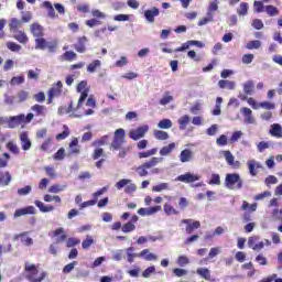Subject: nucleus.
<instances>
[{"mask_svg": "<svg viewBox=\"0 0 282 282\" xmlns=\"http://www.w3.org/2000/svg\"><path fill=\"white\" fill-rule=\"evenodd\" d=\"M74 50L78 54H85L87 52V36L83 35L77 39V43L74 44Z\"/></svg>", "mask_w": 282, "mask_h": 282, "instance_id": "obj_15", "label": "nucleus"}, {"mask_svg": "<svg viewBox=\"0 0 282 282\" xmlns=\"http://www.w3.org/2000/svg\"><path fill=\"white\" fill-rule=\"evenodd\" d=\"M237 14L239 17H246L248 14V3L247 2H241L239 8L237 9Z\"/></svg>", "mask_w": 282, "mask_h": 282, "instance_id": "obj_54", "label": "nucleus"}, {"mask_svg": "<svg viewBox=\"0 0 282 282\" xmlns=\"http://www.w3.org/2000/svg\"><path fill=\"white\" fill-rule=\"evenodd\" d=\"M23 215H36V208L30 205L24 208L15 209L13 217L14 219H17L19 217H23Z\"/></svg>", "mask_w": 282, "mask_h": 282, "instance_id": "obj_14", "label": "nucleus"}, {"mask_svg": "<svg viewBox=\"0 0 282 282\" xmlns=\"http://www.w3.org/2000/svg\"><path fill=\"white\" fill-rule=\"evenodd\" d=\"M219 10V0H213L209 2L207 17H213V12H217Z\"/></svg>", "mask_w": 282, "mask_h": 282, "instance_id": "obj_42", "label": "nucleus"}, {"mask_svg": "<svg viewBox=\"0 0 282 282\" xmlns=\"http://www.w3.org/2000/svg\"><path fill=\"white\" fill-rule=\"evenodd\" d=\"M24 270H25L26 279L30 282H43L47 276V272L43 271L41 272L40 276L36 278V274H39V269L35 267V264H32L29 262H25Z\"/></svg>", "mask_w": 282, "mask_h": 282, "instance_id": "obj_1", "label": "nucleus"}, {"mask_svg": "<svg viewBox=\"0 0 282 282\" xmlns=\"http://www.w3.org/2000/svg\"><path fill=\"white\" fill-rule=\"evenodd\" d=\"M122 232H133V230H135V225L133 223H126L122 227H121Z\"/></svg>", "mask_w": 282, "mask_h": 282, "instance_id": "obj_61", "label": "nucleus"}, {"mask_svg": "<svg viewBox=\"0 0 282 282\" xmlns=\"http://www.w3.org/2000/svg\"><path fill=\"white\" fill-rule=\"evenodd\" d=\"M144 17L147 21H149V23H154L155 17H160V9H158L156 7H153L152 10H145Z\"/></svg>", "mask_w": 282, "mask_h": 282, "instance_id": "obj_19", "label": "nucleus"}, {"mask_svg": "<svg viewBox=\"0 0 282 282\" xmlns=\"http://www.w3.org/2000/svg\"><path fill=\"white\" fill-rule=\"evenodd\" d=\"M65 188H66L65 185L55 184L48 188V193H55V194L63 193V191H65Z\"/></svg>", "mask_w": 282, "mask_h": 282, "instance_id": "obj_58", "label": "nucleus"}, {"mask_svg": "<svg viewBox=\"0 0 282 282\" xmlns=\"http://www.w3.org/2000/svg\"><path fill=\"white\" fill-rule=\"evenodd\" d=\"M30 32L34 39H41L45 36V28H43V25H41L39 22H33L30 25Z\"/></svg>", "mask_w": 282, "mask_h": 282, "instance_id": "obj_11", "label": "nucleus"}, {"mask_svg": "<svg viewBox=\"0 0 282 282\" xmlns=\"http://www.w3.org/2000/svg\"><path fill=\"white\" fill-rule=\"evenodd\" d=\"M218 254H221V248L219 247H213L210 250H209V253H208V257H207V261L209 259H215V257H217Z\"/></svg>", "mask_w": 282, "mask_h": 282, "instance_id": "obj_56", "label": "nucleus"}, {"mask_svg": "<svg viewBox=\"0 0 282 282\" xmlns=\"http://www.w3.org/2000/svg\"><path fill=\"white\" fill-rule=\"evenodd\" d=\"M163 161H164L163 158H152L150 161H147L143 164L149 170V169H153L154 166L159 165Z\"/></svg>", "mask_w": 282, "mask_h": 282, "instance_id": "obj_39", "label": "nucleus"}, {"mask_svg": "<svg viewBox=\"0 0 282 282\" xmlns=\"http://www.w3.org/2000/svg\"><path fill=\"white\" fill-rule=\"evenodd\" d=\"M30 193H32V185H25L22 188H18L19 197H25L26 195H30Z\"/></svg>", "mask_w": 282, "mask_h": 282, "instance_id": "obj_49", "label": "nucleus"}, {"mask_svg": "<svg viewBox=\"0 0 282 282\" xmlns=\"http://www.w3.org/2000/svg\"><path fill=\"white\" fill-rule=\"evenodd\" d=\"M218 85H219L220 89H230V90H232L236 87L235 82L224 80V79L219 80Z\"/></svg>", "mask_w": 282, "mask_h": 282, "instance_id": "obj_43", "label": "nucleus"}, {"mask_svg": "<svg viewBox=\"0 0 282 282\" xmlns=\"http://www.w3.org/2000/svg\"><path fill=\"white\" fill-rule=\"evenodd\" d=\"M13 39H15V41H18V43H21L22 45H25L30 41L28 34H25V32L23 31H15Z\"/></svg>", "mask_w": 282, "mask_h": 282, "instance_id": "obj_22", "label": "nucleus"}, {"mask_svg": "<svg viewBox=\"0 0 282 282\" xmlns=\"http://www.w3.org/2000/svg\"><path fill=\"white\" fill-rule=\"evenodd\" d=\"M225 186L229 191H241L243 188V180L239 173L226 174Z\"/></svg>", "mask_w": 282, "mask_h": 282, "instance_id": "obj_2", "label": "nucleus"}, {"mask_svg": "<svg viewBox=\"0 0 282 282\" xmlns=\"http://www.w3.org/2000/svg\"><path fill=\"white\" fill-rule=\"evenodd\" d=\"M153 193H162V191H169V183H161L152 187Z\"/></svg>", "mask_w": 282, "mask_h": 282, "instance_id": "obj_57", "label": "nucleus"}, {"mask_svg": "<svg viewBox=\"0 0 282 282\" xmlns=\"http://www.w3.org/2000/svg\"><path fill=\"white\" fill-rule=\"evenodd\" d=\"M248 247L251 248V250L260 251L265 248V243L261 241V237L259 236H251L248 239Z\"/></svg>", "mask_w": 282, "mask_h": 282, "instance_id": "obj_9", "label": "nucleus"}, {"mask_svg": "<svg viewBox=\"0 0 282 282\" xmlns=\"http://www.w3.org/2000/svg\"><path fill=\"white\" fill-rule=\"evenodd\" d=\"M208 184L210 186H221V176L217 173H213Z\"/></svg>", "mask_w": 282, "mask_h": 282, "instance_id": "obj_41", "label": "nucleus"}, {"mask_svg": "<svg viewBox=\"0 0 282 282\" xmlns=\"http://www.w3.org/2000/svg\"><path fill=\"white\" fill-rule=\"evenodd\" d=\"M243 91L247 96H252L254 94V83L252 80L246 82L243 85Z\"/></svg>", "mask_w": 282, "mask_h": 282, "instance_id": "obj_33", "label": "nucleus"}, {"mask_svg": "<svg viewBox=\"0 0 282 282\" xmlns=\"http://www.w3.org/2000/svg\"><path fill=\"white\" fill-rule=\"evenodd\" d=\"M147 133H149V126L144 124L137 129L130 130L129 138L131 140L138 141V140H142V138H144Z\"/></svg>", "mask_w": 282, "mask_h": 282, "instance_id": "obj_7", "label": "nucleus"}, {"mask_svg": "<svg viewBox=\"0 0 282 282\" xmlns=\"http://www.w3.org/2000/svg\"><path fill=\"white\" fill-rule=\"evenodd\" d=\"M177 123H178V129L181 131L186 130V127H188V124L191 123V116L188 115L182 116L181 118H178Z\"/></svg>", "mask_w": 282, "mask_h": 282, "instance_id": "obj_26", "label": "nucleus"}, {"mask_svg": "<svg viewBox=\"0 0 282 282\" xmlns=\"http://www.w3.org/2000/svg\"><path fill=\"white\" fill-rule=\"evenodd\" d=\"M7 149H8V151H10V153H13V155H19V153H21L19 145H17V143H14V141H9L7 143Z\"/></svg>", "mask_w": 282, "mask_h": 282, "instance_id": "obj_44", "label": "nucleus"}, {"mask_svg": "<svg viewBox=\"0 0 282 282\" xmlns=\"http://www.w3.org/2000/svg\"><path fill=\"white\" fill-rule=\"evenodd\" d=\"M181 224L186 225V228H185L186 235H193L195 230H197L198 228H202V223H199V220L194 221L193 219H183L181 220Z\"/></svg>", "mask_w": 282, "mask_h": 282, "instance_id": "obj_8", "label": "nucleus"}, {"mask_svg": "<svg viewBox=\"0 0 282 282\" xmlns=\"http://www.w3.org/2000/svg\"><path fill=\"white\" fill-rule=\"evenodd\" d=\"M77 93L80 94L77 109H80V107H83V102H85V100H87V96H89V87L86 80H83L78 84Z\"/></svg>", "mask_w": 282, "mask_h": 282, "instance_id": "obj_6", "label": "nucleus"}, {"mask_svg": "<svg viewBox=\"0 0 282 282\" xmlns=\"http://www.w3.org/2000/svg\"><path fill=\"white\" fill-rule=\"evenodd\" d=\"M76 53H74V51H66L64 54H63V58L64 61H76Z\"/></svg>", "mask_w": 282, "mask_h": 282, "instance_id": "obj_64", "label": "nucleus"}, {"mask_svg": "<svg viewBox=\"0 0 282 282\" xmlns=\"http://www.w3.org/2000/svg\"><path fill=\"white\" fill-rule=\"evenodd\" d=\"M240 113L245 118V124H254V122H257V120L254 119V116H252V109L248 107H242L240 109Z\"/></svg>", "mask_w": 282, "mask_h": 282, "instance_id": "obj_16", "label": "nucleus"}, {"mask_svg": "<svg viewBox=\"0 0 282 282\" xmlns=\"http://www.w3.org/2000/svg\"><path fill=\"white\" fill-rule=\"evenodd\" d=\"M249 173L252 175V177H257V174L259 173L257 169H261V163L257 162L256 160H249L247 162Z\"/></svg>", "mask_w": 282, "mask_h": 282, "instance_id": "obj_20", "label": "nucleus"}, {"mask_svg": "<svg viewBox=\"0 0 282 282\" xmlns=\"http://www.w3.org/2000/svg\"><path fill=\"white\" fill-rule=\"evenodd\" d=\"M151 274H155V265L149 267L142 272L143 279H150Z\"/></svg>", "mask_w": 282, "mask_h": 282, "instance_id": "obj_62", "label": "nucleus"}, {"mask_svg": "<svg viewBox=\"0 0 282 282\" xmlns=\"http://www.w3.org/2000/svg\"><path fill=\"white\" fill-rule=\"evenodd\" d=\"M61 94H63V83L57 82V84L48 90L47 104L52 105V101L54 100V98H58Z\"/></svg>", "mask_w": 282, "mask_h": 282, "instance_id": "obj_10", "label": "nucleus"}, {"mask_svg": "<svg viewBox=\"0 0 282 282\" xmlns=\"http://www.w3.org/2000/svg\"><path fill=\"white\" fill-rule=\"evenodd\" d=\"M110 138L111 137L109 134L102 135L101 138L96 139L95 141H93L91 147L100 149V147H105V144L109 143Z\"/></svg>", "mask_w": 282, "mask_h": 282, "instance_id": "obj_25", "label": "nucleus"}, {"mask_svg": "<svg viewBox=\"0 0 282 282\" xmlns=\"http://www.w3.org/2000/svg\"><path fill=\"white\" fill-rule=\"evenodd\" d=\"M163 210H164L165 215H180V212L174 209V207L171 206V204H169V203H165V205L163 206Z\"/></svg>", "mask_w": 282, "mask_h": 282, "instance_id": "obj_53", "label": "nucleus"}, {"mask_svg": "<svg viewBox=\"0 0 282 282\" xmlns=\"http://www.w3.org/2000/svg\"><path fill=\"white\" fill-rule=\"evenodd\" d=\"M9 28L11 32H17L19 28H23V22L17 18L10 20Z\"/></svg>", "mask_w": 282, "mask_h": 282, "instance_id": "obj_37", "label": "nucleus"}, {"mask_svg": "<svg viewBox=\"0 0 282 282\" xmlns=\"http://www.w3.org/2000/svg\"><path fill=\"white\" fill-rule=\"evenodd\" d=\"M94 246V238L91 236H86V239L82 242L83 250H89Z\"/></svg>", "mask_w": 282, "mask_h": 282, "instance_id": "obj_50", "label": "nucleus"}, {"mask_svg": "<svg viewBox=\"0 0 282 282\" xmlns=\"http://www.w3.org/2000/svg\"><path fill=\"white\" fill-rule=\"evenodd\" d=\"M54 237L56 238L57 243H63L67 239V235H65V229L64 228H58L54 231Z\"/></svg>", "mask_w": 282, "mask_h": 282, "instance_id": "obj_32", "label": "nucleus"}, {"mask_svg": "<svg viewBox=\"0 0 282 282\" xmlns=\"http://www.w3.org/2000/svg\"><path fill=\"white\" fill-rule=\"evenodd\" d=\"M199 180H202L200 175L193 174L191 172L177 176V181L184 182L185 184H193V182H199Z\"/></svg>", "mask_w": 282, "mask_h": 282, "instance_id": "obj_12", "label": "nucleus"}, {"mask_svg": "<svg viewBox=\"0 0 282 282\" xmlns=\"http://www.w3.org/2000/svg\"><path fill=\"white\" fill-rule=\"evenodd\" d=\"M246 47L247 50H259V47H261V41L259 40L249 41Z\"/></svg>", "mask_w": 282, "mask_h": 282, "instance_id": "obj_55", "label": "nucleus"}, {"mask_svg": "<svg viewBox=\"0 0 282 282\" xmlns=\"http://www.w3.org/2000/svg\"><path fill=\"white\" fill-rule=\"evenodd\" d=\"M156 153H158V148H153L145 152H139L138 155L140 160H144L145 158H152V155H156Z\"/></svg>", "mask_w": 282, "mask_h": 282, "instance_id": "obj_45", "label": "nucleus"}, {"mask_svg": "<svg viewBox=\"0 0 282 282\" xmlns=\"http://www.w3.org/2000/svg\"><path fill=\"white\" fill-rule=\"evenodd\" d=\"M196 274L202 279H205V281H210V270L208 268H198Z\"/></svg>", "mask_w": 282, "mask_h": 282, "instance_id": "obj_35", "label": "nucleus"}, {"mask_svg": "<svg viewBox=\"0 0 282 282\" xmlns=\"http://www.w3.org/2000/svg\"><path fill=\"white\" fill-rule=\"evenodd\" d=\"M176 263L181 268H184V265H188V263H191V260L186 256H180L176 260Z\"/></svg>", "mask_w": 282, "mask_h": 282, "instance_id": "obj_60", "label": "nucleus"}, {"mask_svg": "<svg viewBox=\"0 0 282 282\" xmlns=\"http://www.w3.org/2000/svg\"><path fill=\"white\" fill-rule=\"evenodd\" d=\"M139 258L144 259L145 261H158V256L149 252V249H144L139 253Z\"/></svg>", "mask_w": 282, "mask_h": 282, "instance_id": "obj_27", "label": "nucleus"}, {"mask_svg": "<svg viewBox=\"0 0 282 282\" xmlns=\"http://www.w3.org/2000/svg\"><path fill=\"white\" fill-rule=\"evenodd\" d=\"M34 204H35L36 207H39L41 213H52V210H54V206L45 205L41 200H35Z\"/></svg>", "mask_w": 282, "mask_h": 282, "instance_id": "obj_30", "label": "nucleus"}, {"mask_svg": "<svg viewBox=\"0 0 282 282\" xmlns=\"http://www.w3.org/2000/svg\"><path fill=\"white\" fill-rule=\"evenodd\" d=\"M42 6L47 10V15L50 19H56V11L54 10V6H52V2L44 1Z\"/></svg>", "mask_w": 282, "mask_h": 282, "instance_id": "obj_31", "label": "nucleus"}, {"mask_svg": "<svg viewBox=\"0 0 282 282\" xmlns=\"http://www.w3.org/2000/svg\"><path fill=\"white\" fill-rule=\"evenodd\" d=\"M223 155L229 166L232 169H241V162L235 161V155L229 150L223 151Z\"/></svg>", "mask_w": 282, "mask_h": 282, "instance_id": "obj_13", "label": "nucleus"}, {"mask_svg": "<svg viewBox=\"0 0 282 282\" xmlns=\"http://www.w3.org/2000/svg\"><path fill=\"white\" fill-rule=\"evenodd\" d=\"M153 135L155 138V140H169V133L166 131H162V130H154Z\"/></svg>", "mask_w": 282, "mask_h": 282, "instance_id": "obj_47", "label": "nucleus"}, {"mask_svg": "<svg viewBox=\"0 0 282 282\" xmlns=\"http://www.w3.org/2000/svg\"><path fill=\"white\" fill-rule=\"evenodd\" d=\"M10 182H12L10 172L0 173V186H10Z\"/></svg>", "mask_w": 282, "mask_h": 282, "instance_id": "obj_28", "label": "nucleus"}, {"mask_svg": "<svg viewBox=\"0 0 282 282\" xmlns=\"http://www.w3.org/2000/svg\"><path fill=\"white\" fill-rule=\"evenodd\" d=\"M269 133L273 138H282V127H281V124H279V123L271 124Z\"/></svg>", "mask_w": 282, "mask_h": 282, "instance_id": "obj_24", "label": "nucleus"}, {"mask_svg": "<svg viewBox=\"0 0 282 282\" xmlns=\"http://www.w3.org/2000/svg\"><path fill=\"white\" fill-rule=\"evenodd\" d=\"M126 135H127V132L124 131V129L122 128L117 129L113 133V139L110 144V149L112 151H119V149L122 148V144H124Z\"/></svg>", "mask_w": 282, "mask_h": 282, "instance_id": "obj_4", "label": "nucleus"}, {"mask_svg": "<svg viewBox=\"0 0 282 282\" xmlns=\"http://www.w3.org/2000/svg\"><path fill=\"white\" fill-rule=\"evenodd\" d=\"M117 191H122L124 188V193L128 195H131V193H135L138 191V186H135V183L129 178H122L119 182L116 183Z\"/></svg>", "mask_w": 282, "mask_h": 282, "instance_id": "obj_5", "label": "nucleus"}, {"mask_svg": "<svg viewBox=\"0 0 282 282\" xmlns=\"http://www.w3.org/2000/svg\"><path fill=\"white\" fill-rule=\"evenodd\" d=\"M193 160V151L191 149H185L180 154V162L185 164L186 162H191Z\"/></svg>", "mask_w": 282, "mask_h": 282, "instance_id": "obj_23", "label": "nucleus"}, {"mask_svg": "<svg viewBox=\"0 0 282 282\" xmlns=\"http://www.w3.org/2000/svg\"><path fill=\"white\" fill-rule=\"evenodd\" d=\"M175 143H170L169 145L163 147L160 150V155L166 156V155H171V153H173V151H175Z\"/></svg>", "mask_w": 282, "mask_h": 282, "instance_id": "obj_38", "label": "nucleus"}, {"mask_svg": "<svg viewBox=\"0 0 282 282\" xmlns=\"http://www.w3.org/2000/svg\"><path fill=\"white\" fill-rule=\"evenodd\" d=\"M31 109L36 113V116H45L47 112V108L41 105H34Z\"/></svg>", "mask_w": 282, "mask_h": 282, "instance_id": "obj_48", "label": "nucleus"}, {"mask_svg": "<svg viewBox=\"0 0 282 282\" xmlns=\"http://www.w3.org/2000/svg\"><path fill=\"white\" fill-rule=\"evenodd\" d=\"M162 210V206H154L149 208H140L138 210V215H141V217H150L151 215H155V213H160Z\"/></svg>", "mask_w": 282, "mask_h": 282, "instance_id": "obj_18", "label": "nucleus"}, {"mask_svg": "<svg viewBox=\"0 0 282 282\" xmlns=\"http://www.w3.org/2000/svg\"><path fill=\"white\" fill-rule=\"evenodd\" d=\"M20 144L22 151H30L32 149V141L30 140L28 132L20 133Z\"/></svg>", "mask_w": 282, "mask_h": 282, "instance_id": "obj_17", "label": "nucleus"}, {"mask_svg": "<svg viewBox=\"0 0 282 282\" xmlns=\"http://www.w3.org/2000/svg\"><path fill=\"white\" fill-rule=\"evenodd\" d=\"M48 43L45 37H35V50H47Z\"/></svg>", "mask_w": 282, "mask_h": 282, "instance_id": "obj_36", "label": "nucleus"}, {"mask_svg": "<svg viewBox=\"0 0 282 282\" xmlns=\"http://www.w3.org/2000/svg\"><path fill=\"white\" fill-rule=\"evenodd\" d=\"M221 102H224V98L217 97L216 99V106L213 110V116H221Z\"/></svg>", "mask_w": 282, "mask_h": 282, "instance_id": "obj_46", "label": "nucleus"}, {"mask_svg": "<svg viewBox=\"0 0 282 282\" xmlns=\"http://www.w3.org/2000/svg\"><path fill=\"white\" fill-rule=\"evenodd\" d=\"M72 111H74V106L70 102L68 107L67 106L59 107L57 110V113L59 116H65V113H72Z\"/></svg>", "mask_w": 282, "mask_h": 282, "instance_id": "obj_51", "label": "nucleus"}, {"mask_svg": "<svg viewBox=\"0 0 282 282\" xmlns=\"http://www.w3.org/2000/svg\"><path fill=\"white\" fill-rule=\"evenodd\" d=\"M69 155H78L80 153V148H78V138H74L69 143Z\"/></svg>", "mask_w": 282, "mask_h": 282, "instance_id": "obj_29", "label": "nucleus"}, {"mask_svg": "<svg viewBox=\"0 0 282 282\" xmlns=\"http://www.w3.org/2000/svg\"><path fill=\"white\" fill-rule=\"evenodd\" d=\"M171 127H173V121H171V119H162L158 123L159 129H171Z\"/></svg>", "mask_w": 282, "mask_h": 282, "instance_id": "obj_52", "label": "nucleus"}, {"mask_svg": "<svg viewBox=\"0 0 282 282\" xmlns=\"http://www.w3.org/2000/svg\"><path fill=\"white\" fill-rule=\"evenodd\" d=\"M7 47L10 52H21V45L15 42H7Z\"/></svg>", "mask_w": 282, "mask_h": 282, "instance_id": "obj_63", "label": "nucleus"}, {"mask_svg": "<svg viewBox=\"0 0 282 282\" xmlns=\"http://www.w3.org/2000/svg\"><path fill=\"white\" fill-rule=\"evenodd\" d=\"M133 171L138 173L139 177H147V175H149V170L147 169L145 164H141L137 167H133Z\"/></svg>", "mask_w": 282, "mask_h": 282, "instance_id": "obj_40", "label": "nucleus"}, {"mask_svg": "<svg viewBox=\"0 0 282 282\" xmlns=\"http://www.w3.org/2000/svg\"><path fill=\"white\" fill-rule=\"evenodd\" d=\"M34 120V113L30 112L25 117V115H18L9 117V129H17L19 124H30Z\"/></svg>", "mask_w": 282, "mask_h": 282, "instance_id": "obj_3", "label": "nucleus"}, {"mask_svg": "<svg viewBox=\"0 0 282 282\" xmlns=\"http://www.w3.org/2000/svg\"><path fill=\"white\" fill-rule=\"evenodd\" d=\"M191 45H196V47H204V43L200 41L191 40L182 44L178 48H176V52H184L191 47Z\"/></svg>", "mask_w": 282, "mask_h": 282, "instance_id": "obj_21", "label": "nucleus"}, {"mask_svg": "<svg viewBox=\"0 0 282 282\" xmlns=\"http://www.w3.org/2000/svg\"><path fill=\"white\" fill-rule=\"evenodd\" d=\"M135 248L133 247H129L128 249H126V253L128 257V263H133V261H135L137 257H140V253H135Z\"/></svg>", "mask_w": 282, "mask_h": 282, "instance_id": "obj_34", "label": "nucleus"}, {"mask_svg": "<svg viewBox=\"0 0 282 282\" xmlns=\"http://www.w3.org/2000/svg\"><path fill=\"white\" fill-rule=\"evenodd\" d=\"M265 12L269 17H276L279 14V9L274 6H267Z\"/></svg>", "mask_w": 282, "mask_h": 282, "instance_id": "obj_59", "label": "nucleus"}]
</instances>
